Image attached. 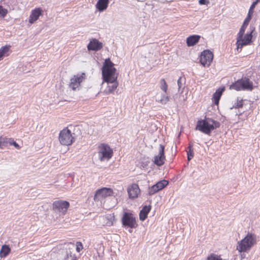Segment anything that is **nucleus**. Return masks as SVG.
<instances>
[{
  "instance_id": "bb28decb",
  "label": "nucleus",
  "mask_w": 260,
  "mask_h": 260,
  "mask_svg": "<svg viewBox=\"0 0 260 260\" xmlns=\"http://www.w3.org/2000/svg\"><path fill=\"white\" fill-rule=\"evenodd\" d=\"M160 87L165 92H167L168 89V85L164 79H161L160 81Z\"/></svg>"
},
{
  "instance_id": "cd10ccee",
  "label": "nucleus",
  "mask_w": 260,
  "mask_h": 260,
  "mask_svg": "<svg viewBox=\"0 0 260 260\" xmlns=\"http://www.w3.org/2000/svg\"><path fill=\"white\" fill-rule=\"evenodd\" d=\"M169 100V98L168 96L163 95L160 99H157L156 101L162 104H166Z\"/></svg>"
},
{
  "instance_id": "e433bc0d",
  "label": "nucleus",
  "mask_w": 260,
  "mask_h": 260,
  "mask_svg": "<svg viewBox=\"0 0 260 260\" xmlns=\"http://www.w3.org/2000/svg\"><path fill=\"white\" fill-rule=\"evenodd\" d=\"M149 162V161L148 160H146L145 162H142L141 167L143 168H146L148 166Z\"/></svg>"
},
{
  "instance_id": "6e6552de",
  "label": "nucleus",
  "mask_w": 260,
  "mask_h": 260,
  "mask_svg": "<svg viewBox=\"0 0 260 260\" xmlns=\"http://www.w3.org/2000/svg\"><path fill=\"white\" fill-rule=\"evenodd\" d=\"M70 204L65 201H56L53 203V211L59 215L66 214L69 208Z\"/></svg>"
},
{
  "instance_id": "6ab92c4d",
  "label": "nucleus",
  "mask_w": 260,
  "mask_h": 260,
  "mask_svg": "<svg viewBox=\"0 0 260 260\" xmlns=\"http://www.w3.org/2000/svg\"><path fill=\"white\" fill-rule=\"evenodd\" d=\"M249 16L246 17V18L245 19L242 25L241 26L239 31L237 35H239V39H240L242 36H244L245 29L248 26L249 23Z\"/></svg>"
},
{
  "instance_id": "39448f33",
  "label": "nucleus",
  "mask_w": 260,
  "mask_h": 260,
  "mask_svg": "<svg viewBox=\"0 0 260 260\" xmlns=\"http://www.w3.org/2000/svg\"><path fill=\"white\" fill-rule=\"evenodd\" d=\"M113 155V150L108 144H101L98 146V156L101 161L108 160Z\"/></svg>"
},
{
  "instance_id": "ddd939ff",
  "label": "nucleus",
  "mask_w": 260,
  "mask_h": 260,
  "mask_svg": "<svg viewBox=\"0 0 260 260\" xmlns=\"http://www.w3.org/2000/svg\"><path fill=\"white\" fill-rule=\"evenodd\" d=\"M164 146L162 145H159L158 154L153 157V162L157 166H161L165 163V156L164 154Z\"/></svg>"
},
{
  "instance_id": "7ed1b4c3",
  "label": "nucleus",
  "mask_w": 260,
  "mask_h": 260,
  "mask_svg": "<svg viewBox=\"0 0 260 260\" xmlns=\"http://www.w3.org/2000/svg\"><path fill=\"white\" fill-rule=\"evenodd\" d=\"M219 122L210 118H205L198 121L196 129L205 134L210 135L211 131L219 127Z\"/></svg>"
},
{
  "instance_id": "4be33fe9",
  "label": "nucleus",
  "mask_w": 260,
  "mask_h": 260,
  "mask_svg": "<svg viewBox=\"0 0 260 260\" xmlns=\"http://www.w3.org/2000/svg\"><path fill=\"white\" fill-rule=\"evenodd\" d=\"M11 139L6 137H0V148H2L3 147L6 146L8 144H10Z\"/></svg>"
},
{
  "instance_id": "0eeeda50",
  "label": "nucleus",
  "mask_w": 260,
  "mask_h": 260,
  "mask_svg": "<svg viewBox=\"0 0 260 260\" xmlns=\"http://www.w3.org/2000/svg\"><path fill=\"white\" fill-rule=\"evenodd\" d=\"M74 139L71 132L69 129L64 128L60 132L59 141L62 145H70L74 141Z\"/></svg>"
},
{
  "instance_id": "72a5a7b5",
  "label": "nucleus",
  "mask_w": 260,
  "mask_h": 260,
  "mask_svg": "<svg viewBox=\"0 0 260 260\" xmlns=\"http://www.w3.org/2000/svg\"><path fill=\"white\" fill-rule=\"evenodd\" d=\"M177 84L178 86V90L179 91L183 86V84L182 83V78L180 77L177 80Z\"/></svg>"
},
{
  "instance_id": "20e7f679",
  "label": "nucleus",
  "mask_w": 260,
  "mask_h": 260,
  "mask_svg": "<svg viewBox=\"0 0 260 260\" xmlns=\"http://www.w3.org/2000/svg\"><path fill=\"white\" fill-rule=\"evenodd\" d=\"M230 88L237 91L245 90L251 91L253 89V83L249 79L244 78L233 83L230 85Z\"/></svg>"
},
{
  "instance_id": "423d86ee",
  "label": "nucleus",
  "mask_w": 260,
  "mask_h": 260,
  "mask_svg": "<svg viewBox=\"0 0 260 260\" xmlns=\"http://www.w3.org/2000/svg\"><path fill=\"white\" fill-rule=\"evenodd\" d=\"M250 31L245 34L244 36H242L240 39H239V35H237L236 45L238 51L239 49H241L244 46L250 45L251 43L252 33L255 30V27L250 26Z\"/></svg>"
},
{
  "instance_id": "c85d7f7f",
  "label": "nucleus",
  "mask_w": 260,
  "mask_h": 260,
  "mask_svg": "<svg viewBox=\"0 0 260 260\" xmlns=\"http://www.w3.org/2000/svg\"><path fill=\"white\" fill-rule=\"evenodd\" d=\"M207 260H222L219 256L215 254H211L207 258Z\"/></svg>"
},
{
  "instance_id": "4468645a",
  "label": "nucleus",
  "mask_w": 260,
  "mask_h": 260,
  "mask_svg": "<svg viewBox=\"0 0 260 260\" xmlns=\"http://www.w3.org/2000/svg\"><path fill=\"white\" fill-rule=\"evenodd\" d=\"M103 47V44L96 39L90 40L87 48L88 51H98Z\"/></svg>"
},
{
  "instance_id": "393cba45",
  "label": "nucleus",
  "mask_w": 260,
  "mask_h": 260,
  "mask_svg": "<svg viewBox=\"0 0 260 260\" xmlns=\"http://www.w3.org/2000/svg\"><path fill=\"white\" fill-rule=\"evenodd\" d=\"M260 1V0H256L255 2H254L252 5H251L250 9L249 10L248 14L247 17L249 16V21H250L251 19L252 15L253 13V9L255 8V6L257 5V4Z\"/></svg>"
},
{
  "instance_id": "2f4dec72",
  "label": "nucleus",
  "mask_w": 260,
  "mask_h": 260,
  "mask_svg": "<svg viewBox=\"0 0 260 260\" xmlns=\"http://www.w3.org/2000/svg\"><path fill=\"white\" fill-rule=\"evenodd\" d=\"M188 151L187 155H193V144L192 143H190L188 147Z\"/></svg>"
},
{
  "instance_id": "f3484780",
  "label": "nucleus",
  "mask_w": 260,
  "mask_h": 260,
  "mask_svg": "<svg viewBox=\"0 0 260 260\" xmlns=\"http://www.w3.org/2000/svg\"><path fill=\"white\" fill-rule=\"evenodd\" d=\"M201 37L199 35H192L186 39V43L188 46H192L196 45L199 41Z\"/></svg>"
},
{
  "instance_id": "2eb2a0df",
  "label": "nucleus",
  "mask_w": 260,
  "mask_h": 260,
  "mask_svg": "<svg viewBox=\"0 0 260 260\" xmlns=\"http://www.w3.org/2000/svg\"><path fill=\"white\" fill-rule=\"evenodd\" d=\"M127 192L129 198H136L140 192L138 185L136 184H133L127 188Z\"/></svg>"
},
{
  "instance_id": "b1692460",
  "label": "nucleus",
  "mask_w": 260,
  "mask_h": 260,
  "mask_svg": "<svg viewBox=\"0 0 260 260\" xmlns=\"http://www.w3.org/2000/svg\"><path fill=\"white\" fill-rule=\"evenodd\" d=\"M222 91L219 89L217 90L213 94V99L214 100V103L216 105L218 104L219 99L222 94Z\"/></svg>"
},
{
  "instance_id": "f704fd0d",
  "label": "nucleus",
  "mask_w": 260,
  "mask_h": 260,
  "mask_svg": "<svg viewBox=\"0 0 260 260\" xmlns=\"http://www.w3.org/2000/svg\"><path fill=\"white\" fill-rule=\"evenodd\" d=\"M10 145H13L17 149L20 148L19 145L17 143H16V142H15L12 139H11Z\"/></svg>"
},
{
  "instance_id": "473e14b6",
  "label": "nucleus",
  "mask_w": 260,
  "mask_h": 260,
  "mask_svg": "<svg viewBox=\"0 0 260 260\" xmlns=\"http://www.w3.org/2000/svg\"><path fill=\"white\" fill-rule=\"evenodd\" d=\"M83 249V245L81 242H77L76 243V250L79 252Z\"/></svg>"
},
{
  "instance_id": "9b49d317",
  "label": "nucleus",
  "mask_w": 260,
  "mask_h": 260,
  "mask_svg": "<svg viewBox=\"0 0 260 260\" xmlns=\"http://www.w3.org/2000/svg\"><path fill=\"white\" fill-rule=\"evenodd\" d=\"M122 224L125 226L134 228L137 225L135 218L132 213L125 212L122 218Z\"/></svg>"
},
{
  "instance_id": "f03ea898",
  "label": "nucleus",
  "mask_w": 260,
  "mask_h": 260,
  "mask_svg": "<svg viewBox=\"0 0 260 260\" xmlns=\"http://www.w3.org/2000/svg\"><path fill=\"white\" fill-rule=\"evenodd\" d=\"M256 243V236L252 233H248L246 236L238 241L236 249L239 252H246Z\"/></svg>"
},
{
  "instance_id": "c756f323",
  "label": "nucleus",
  "mask_w": 260,
  "mask_h": 260,
  "mask_svg": "<svg viewBox=\"0 0 260 260\" xmlns=\"http://www.w3.org/2000/svg\"><path fill=\"white\" fill-rule=\"evenodd\" d=\"M158 191V189H156L154 185L152 186L148 189V193L149 195L153 194Z\"/></svg>"
},
{
  "instance_id": "9d476101",
  "label": "nucleus",
  "mask_w": 260,
  "mask_h": 260,
  "mask_svg": "<svg viewBox=\"0 0 260 260\" xmlns=\"http://www.w3.org/2000/svg\"><path fill=\"white\" fill-rule=\"evenodd\" d=\"M113 190L110 188L103 187L98 189L94 197L95 201H100L102 202L103 200L108 197L112 196Z\"/></svg>"
},
{
  "instance_id": "7c9ffc66",
  "label": "nucleus",
  "mask_w": 260,
  "mask_h": 260,
  "mask_svg": "<svg viewBox=\"0 0 260 260\" xmlns=\"http://www.w3.org/2000/svg\"><path fill=\"white\" fill-rule=\"evenodd\" d=\"M7 13V10L0 6V18H3Z\"/></svg>"
},
{
  "instance_id": "a878e982",
  "label": "nucleus",
  "mask_w": 260,
  "mask_h": 260,
  "mask_svg": "<svg viewBox=\"0 0 260 260\" xmlns=\"http://www.w3.org/2000/svg\"><path fill=\"white\" fill-rule=\"evenodd\" d=\"M243 100L239 98H237V102L234 104L233 107H231L230 109H232L233 108H239L242 107L243 106Z\"/></svg>"
},
{
  "instance_id": "aec40b11",
  "label": "nucleus",
  "mask_w": 260,
  "mask_h": 260,
  "mask_svg": "<svg viewBox=\"0 0 260 260\" xmlns=\"http://www.w3.org/2000/svg\"><path fill=\"white\" fill-rule=\"evenodd\" d=\"M109 4V0H99L96 7L99 11L102 12L106 10Z\"/></svg>"
},
{
  "instance_id": "4c0bfd02",
  "label": "nucleus",
  "mask_w": 260,
  "mask_h": 260,
  "mask_svg": "<svg viewBox=\"0 0 260 260\" xmlns=\"http://www.w3.org/2000/svg\"><path fill=\"white\" fill-rule=\"evenodd\" d=\"M193 156V155H187L188 160L189 161L190 159H191Z\"/></svg>"
},
{
  "instance_id": "dca6fc26",
  "label": "nucleus",
  "mask_w": 260,
  "mask_h": 260,
  "mask_svg": "<svg viewBox=\"0 0 260 260\" xmlns=\"http://www.w3.org/2000/svg\"><path fill=\"white\" fill-rule=\"evenodd\" d=\"M42 10L41 8H36L31 11L29 16V22L32 24L38 19L39 16L41 15Z\"/></svg>"
},
{
  "instance_id": "1a4fd4ad",
  "label": "nucleus",
  "mask_w": 260,
  "mask_h": 260,
  "mask_svg": "<svg viewBox=\"0 0 260 260\" xmlns=\"http://www.w3.org/2000/svg\"><path fill=\"white\" fill-rule=\"evenodd\" d=\"M85 78V75L84 73L78 74L74 75L70 79L69 83V87L73 90L79 89L80 86V84Z\"/></svg>"
},
{
  "instance_id": "f8f14e48",
  "label": "nucleus",
  "mask_w": 260,
  "mask_h": 260,
  "mask_svg": "<svg viewBox=\"0 0 260 260\" xmlns=\"http://www.w3.org/2000/svg\"><path fill=\"white\" fill-rule=\"evenodd\" d=\"M213 58V54L212 52L208 50H204L201 53L200 61L203 66H209L211 63Z\"/></svg>"
},
{
  "instance_id": "5701e85b",
  "label": "nucleus",
  "mask_w": 260,
  "mask_h": 260,
  "mask_svg": "<svg viewBox=\"0 0 260 260\" xmlns=\"http://www.w3.org/2000/svg\"><path fill=\"white\" fill-rule=\"evenodd\" d=\"M168 184V182L165 180L160 181L154 184V186L156 189H158V191L163 189Z\"/></svg>"
},
{
  "instance_id": "a211bd4d",
  "label": "nucleus",
  "mask_w": 260,
  "mask_h": 260,
  "mask_svg": "<svg viewBox=\"0 0 260 260\" xmlns=\"http://www.w3.org/2000/svg\"><path fill=\"white\" fill-rule=\"evenodd\" d=\"M150 209L151 207L150 206H145L142 208L139 214V218L141 220L144 221L146 219L147 217L148 213L149 212Z\"/></svg>"
},
{
  "instance_id": "f257e3e1",
  "label": "nucleus",
  "mask_w": 260,
  "mask_h": 260,
  "mask_svg": "<svg viewBox=\"0 0 260 260\" xmlns=\"http://www.w3.org/2000/svg\"><path fill=\"white\" fill-rule=\"evenodd\" d=\"M113 66V63L109 58L105 59L102 69V76L104 81L107 84L106 88L104 91L106 94L111 93L118 85L116 69Z\"/></svg>"
},
{
  "instance_id": "c9c22d12",
  "label": "nucleus",
  "mask_w": 260,
  "mask_h": 260,
  "mask_svg": "<svg viewBox=\"0 0 260 260\" xmlns=\"http://www.w3.org/2000/svg\"><path fill=\"white\" fill-rule=\"evenodd\" d=\"M199 3L200 5H207L209 2L206 0H199Z\"/></svg>"
},
{
  "instance_id": "412c9836",
  "label": "nucleus",
  "mask_w": 260,
  "mask_h": 260,
  "mask_svg": "<svg viewBox=\"0 0 260 260\" xmlns=\"http://www.w3.org/2000/svg\"><path fill=\"white\" fill-rule=\"evenodd\" d=\"M11 249L9 246L7 245H4L2 246L1 249L0 250V257H6L10 252Z\"/></svg>"
}]
</instances>
